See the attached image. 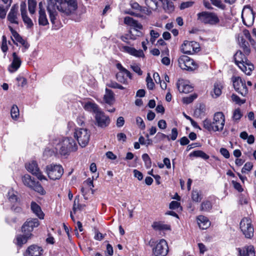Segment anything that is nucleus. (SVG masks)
<instances>
[{
	"label": "nucleus",
	"mask_w": 256,
	"mask_h": 256,
	"mask_svg": "<svg viewBox=\"0 0 256 256\" xmlns=\"http://www.w3.org/2000/svg\"><path fill=\"white\" fill-rule=\"evenodd\" d=\"M77 8L76 0H50L47 6L50 20L52 24H55L58 16L56 10L69 15L74 13Z\"/></svg>",
	"instance_id": "1"
},
{
	"label": "nucleus",
	"mask_w": 256,
	"mask_h": 256,
	"mask_svg": "<svg viewBox=\"0 0 256 256\" xmlns=\"http://www.w3.org/2000/svg\"><path fill=\"white\" fill-rule=\"evenodd\" d=\"M55 152H51L48 148H46L44 154L46 156H52L56 152L62 156H66L70 152H75L78 149L76 141L72 138H66L60 140H56L54 142Z\"/></svg>",
	"instance_id": "2"
},
{
	"label": "nucleus",
	"mask_w": 256,
	"mask_h": 256,
	"mask_svg": "<svg viewBox=\"0 0 256 256\" xmlns=\"http://www.w3.org/2000/svg\"><path fill=\"white\" fill-rule=\"evenodd\" d=\"M225 122L224 114L222 112H218L214 113L212 121L208 118L204 120L202 125L204 128L210 132H220L224 130Z\"/></svg>",
	"instance_id": "3"
},
{
	"label": "nucleus",
	"mask_w": 256,
	"mask_h": 256,
	"mask_svg": "<svg viewBox=\"0 0 256 256\" xmlns=\"http://www.w3.org/2000/svg\"><path fill=\"white\" fill-rule=\"evenodd\" d=\"M245 54L241 50L238 51L234 56L236 64L246 74L250 76L254 70V66L247 59Z\"/></svg>",
	"instance_id": "4"
},
{
	"label": "nucleus",
	"mask_w": 256,
	"mask_h": 256,
	"mask_svg": "<svg viewBox=\"0 0 256 256\" xmlns=\"http://www.w3.org/2000/svg\"><path fill=\"white\" fill-rule=\"evenodd\" d=\"M198 20L202 23L216 25L220 22L218 14L212 12L203 11L197 14Z\"/></svg>",
	"instance_id": "5"
},
{
	"label": "nucleus",
	"mask_w": 256,
	"mask_h": 256,
	"mask_svg": "<svg viewBox=\"0 0 256 256\" xmlns=\"http://www.w3.org/2000/svg\"><path fill=\"white\" fill-rule=\"evenodd\" d=\"M90 133L87 129H76L74 136L76 138L80 146L82 148L86 146L90 140Z\"/></svg>",
	"instance_id": "6"
},
{
	"label": "nucleus",
	"mask_w": 256,
	"mask_h": 256,
	"mask_svg": "<svg viewBox=\"0 0 256 256\" xmlns=\"http://www.w3.org/2000/svg\"><path fill=\"white\" fill-rule=\"evenodd\" d=\"M241 232L246 238H252L254 235V228L252 220L248 218H243L240 224Z\"/></svg>",
	"instance_id": "7"
},
{
	"label": "nucleus",
	"mask_w": 256,
	"mask_h": 256,
	"mask_svg": "<svg viewBox=\"0 0 256 256\" xmlns=\"http://www.w3.org/2000/svg\"><path fill=\"white\" fill-rule=\"evenodd\" d=\"M46 172L50 180L60 179L64 174V169L60 164H50L46 166Z\"/></svg>",
	"instance_id": "8"
},
{
	"label": "nucleus",
	"mask_w": 256,
	"mask_h": 256,
	"mask_svg": "<svg viewBox=\"0 0 256 256\" xmlns=\"http://www.w3.org/2000/svg\"><path fill=\"white\" fill-rule=\"evenodd\" d=\"M40 225L38 220L36 218H29L23 224L22 226V231L23 234H26L28 237H32V232L34 228H37Z\"/></svg>",
	"instance_id": "9"
},
{
	"label": "nucleus",
	"mask_w": 256,
	"mask_h": 256,
	"mask_svg": "<svg viewBox=\"0 0 256 256\" xmlns=\"http://www.w3.org/2000/svg\"><path fill=\"white\" fill-rule=\"evenodd\" d=\"M178 62L180 67L182 70H194L197 68V65L194 60L186 56H180Z\"/></svg>",
	"instance_id": "10"
},
{
	"label": "nucleus",
	"mask_w": 256,
	"mask_h": 256,
	"mask_svg": "<svg viewBox=\"0 0 256 256\" xmlns=\"http://www.w3.org/2000/svg\"><path fill=\"white\" fill-rule=\"evenodd\" d=\"M168 252V244L164 239L160 240L152 248V254L154 256H166Z\"/></svg>",
	"instance_id": "11"
},
{
	"label": "nucleus",
	"mask_w": 256,
	"mask_h": 256,
	"mask_svg": "<svg viewBox=\"0 0 256 256\" xmlns=\"http://www.w3.org/2000/svg\"><path fill=\"white\" fill-rule=\"evenodd\" d=\"M233 86L236 92L242 96H246L248 94V89L246 86V81L240 76L232 77Z\"/></svg>",
	"instance_id": "12"
},
{
	"label": "nucleus",
	"mask_w": 256,
	"mask_h": 256,
	"mask_svg": "<svg viewBox=\"0 0 256 256\" xmlns=\"http://www.w3.org/2000/svg\"><path fill=\"white\" fill-rule=\"evenodd\" d=\"M242 18L244 24L246 26H250L253 24L254 20V13L250 6H244L242 13Z\"/></svg>",
	"instance_id": "13"
},
{
	"label": "nucleus",
	"mask_w": 256,
	"mask_h": 256,
	"mask_svg": "<svg viewBox=\"0 0 256 256\" xmlns=\"http://www.w3.org/2000/svg\"><path fill=\"white\" fill-rule=\"evenodd\" d=\"M199 44L194 41L185 40L181 46V50L184 54H192L200 50Z\"/></svg>",
	"instance_id": "14"
},
{
	"label": "nucleus",
	"mask_w": 256,
	"mask_h": 256,
	"mask_svg": "<svg viewBox=\"0 0 256 256\" xmlns=\"http://www.w3.org/2000/svg\"><path fill=\"white\" fill-rule=\"evenodd\" d=\"M8 28L12 33V36H11V39L14 44L16 46H18V42L22 44L23 46L22 51V52H25L29 48L30 44L11 26H9Z\"/></svg>",
	"instance_id": "15"
},
{
	"label": "nucleus",
	"mask_w": 256,
	"mask_h": 256,
	"mask_svg": "<svg viewBox=\"0 0 256 256\" xmlns=\"http://www.w3.org/2000/svg\"><path fill=\"white\" fill-rule=\"evenodd\" d=\"M96 124L101 128H105L109 126L110 119L103 112L100 110L95 115Z\"/></svg>",
	"instance_id": "16"
},
{
	"label": "nucleus",
	"mask_w": 256,
	"mask_h": 256,
	"mask_svg": "<svg viewBox=\"0 0 256 256\" xmlns=\"http://www.w3.org/2000/svg\"><path fill=\"white\" fill-rule=\"evenodd\" d=\"M26 168L29 172H31L33 175L36 176L38 180H46V176H44L40 171L36 161L32 160L26 164Z\"/></svg>",
	"instance_id": "17"
},
{
	"label": "nucleus",
	"mask_w": 256,
	"mask_h": 256,
	"mask_svg": "<svg viewBox=\"0 0 256 256\" xmlns=\"http://www.w3.org/2000/svg\"><path fill=\"white\" fill-rule=\"evenodd\" d=\"M120 50L124 52L127 53L136 58H144V54L142 50H137L135 48L127 46H123Z\"/></svg>",
	"instance_id": "18"
},
{
	"label": "nucleus",
	"mask_w": 256,
	"mask_h": 256,
	"mask_svg": "<svg viewBox=\"0 0 256 256\" xmlns=\"http://www.w3.org/2000/svg\"><path fill=\"white\" fill-rule=\"evenodd\" d=\"M22 64V60L17 55L16 52L12 53V60L11 64L8 68V70L10 73L16 72Z\"/></svg>",
	"instance_id": "19"
},
{
	"label": "nucleus",
	"mask_w": 256,
	"mask_h": 256,
	"mask_svg": "<svg viewBox=\"0 0 256 256\" xmlns=\"http://www.w3.org/2000/svg\"><path fill=\"white\" fill-rule=\"evenodd\" d=\"M18 6L17 4L13 5L8 15V20L11 23L18 24Z\"/></svg>",
	"instance_id": "20"
},
{
	"label": "nucleus",
	"mask_w": 256,
	"mask_h": 256,
	"mask_svg": "<svg viewBox=\"0 0 256 256\" xmlns=\"http://www.w3.org/2000/svg\"><path fill=\"white\" fill-rule=\"evenodd\" d=\"M43 252L42 248L36 245L30 246L25 252L24 256H40Z\"/></svg>",
	"instance_id": "21"
},
{
	"label": "nucleus",
	"mask_w": 256,
	"mask_h": 256,
	"mask_svg": "<svg viewBox=\"0 0 256 256\" xmlns=\"http://www.w3.org/2000/svg\"><path fill=\"white\" fill-rule=\"evenodd\" d=\"M240 256H256L254 248L252 245L246 246L242 248H238Z\"/></svg>",
	"instance_id": "22"
},
{
	"label": "nucleus",
	"mask_w": 256,
	"mask_h": 256,
	"mask_svg": "<svg viewBox=\"0 0 256 256\" xmlns=\"http://www.w3.org/2000/svg\"><path fill=\"white\" fill-rule=\"evenodd\" d=\"M223 86L221 82H216L214 84L212 89L210 92V94L213 98L219 97L222 93Z\"/></svg>",
	"instance_id": "23"
},
{
	"label": "nucleus",
	"mask_w": 256,
	"mask_h": 256,
	"mask_svg": "<svg viewBox=\"0 0 256 256\" xmlns=\"http://www.w3.org/2000/svg\"><path fill=\"white\" fill-rule=\"evenodd\" d=\"M126 13L138 18H143L145 16L150 15L152 14V11L148 8L141 6L140 9L138 12H134L130 10L126 12Z\"/></svg>",
	"instance_id": "24"
},
{
	"label": "nucleus",
	"mask_w": 256,
	"mask_h": 256,
	"mask_svg": "<svg viewBox=\"0 0 256 256\" xmlns=\"http://www.w3.org/2000/svg\"><path fill=\"white\" fill-rule=\"evenodd\" d=\"M196 220L198 224L201 229L206 230L210 225V222L208 218L204 216L200 215L198 216Z\"/></svg>",
	"instance_id": "25"
},
{
	"label": "nucleus",
	"mask_w": 256,
	"mask_h": 256,
	"mask_svg": "<svg viewBox=\"0 0 256 256\" xmlns=\"http://www.w3.org/2000/svg\"><path fill=\"white\" fill-rule=\"evenodd\" d=\"M177 88L180 92L188 94L192 91V87L186 84L185 82L182 80H179L176 84Z\"/></svg>",
	"instance_id": "26"
},
{
	"label": "nucleus",
	"mask_w": 256,
	"mask_h": 256,
	"mask_svg": "<svg viewBox=\"0 0 256 256\" xmlns=\"http://www.w3.org/2000/svg\"><path fill=\"white\" fill-rule=\"evenodd\" d=\"M30 208L36 216L40 219L43 220L44 217V214L40 206L34 202H32L30 204Z\"/></svg>",
	"instance_id": "27"
},
{
	"label": "nucleus",
	"mask_w": 256,
	"mask_h": 256,
	"mask_svg": "<svg viewBox=\"0 0 256 256\" xmlns=\"http://www.w3.org/2000/svg\"><path fill=\"white\" fill-rule=\"evenodd\" d=\"M124 22L126 24L132 27L136 30L142 28V26L140 23L130 16H126L124 18Z\"/></svg>",
	"instance_id": "28"
},
{
	"label": "nucleus",
	"mask_w": 256,
	"mask_h": 256,
	"mask_svg": "<svg viewBox=\"0 0 256 256\" xmlns=\"http://www.w3.org/2000/svg\"><path fill=\"white\" fill-rule=\"evenodd\" d=\"M104 100L110 105L114 104V94L112 90L108 88L106 89V92L104 96Z\"/></svg>",
	"instance_id": "29"
},
{
	"label": "nucleus",
	"mask_w": 256,
	"mask_h": 256,
	"mask_svg": "<svg viewBox=\"0 0 256 256\" xmlns=\"http://www.w3.org/2000/svg\"><path fill=\"white\" fill-rule=\"evenodd\" d=\"M152 227L154 230L158 231L170 230V225L165 224L162 222H153Z\"/></svg>",
	"instance_id": "30"
},
{
	"label": "nucleus",
	"mask_w": 256,
	"mask_h": 256,
	"mask_svg": "<svg viewBox=\"0 0 256 256\" xmlns=\"http://www.w3.org/2000/svg\"><path fill=\"white\" fill-rule=\"evenodd\" d=\"M38 24L40 26H46L48 24V21L46 17L45 10L38 11Z\"/></svg>",
	"instance_id": "31"
},
{
	"label": "nucleus",
	"mask_w": 256,
	"mask_h": 256,
	"mask_svg": "<svg viewBox=\"0 0 256 256\" xmlns=\"http://www.w3.org/2000/svg\"><path fill=\"white\" fill-rule=\"evenodd\" d=\"M84 108L88 111H93L96 114L100 110L98 106L96 104L90 102H87L85 104Z\"/></svg>",
	"instance_id": "32"
},
{
	"label": "nucleus",
	"mask_w": 256,
	"mask_h": 256,
	"mask_svg": "<svg viewBox=\"0 0 256 256\" xmlns=\"http://www.w3.org/2000/svg\"><path fill=\"white\" fill-rule=\"evenodd\" d=\"M242 116L243 114L240 109V108H236L232 112V120L234 122H238Z\"/></svg>",
	"instance_id": "33"
},
{
	"label": "nucleus",
	"mask_w": 256,
	"mask_h": 256,
	"mask_svg": "<svg viewBox=\"0 0 256 256\" xmlns=\"http://www.w3.org/2000/svg\"><path fill=\"white\" fill-rule=\"evenodd\" d=\"M212 208V202L210 200H206L202 202L200 206V210L207 212L210 211Z\"/></svg>",
	"instance_id": "34"
},
{
	"label": "nucleus",
	"mask_w": 256,
	"mask_h": 256,
	"mask_svg": "<svg viewBox=\"0 0 256 256\" xmlns=\"http://www.w3.org/2000/svg\"><path fill=\"white\" fill-rule=\"evenodd\" d=\"M28 236H27L26 234H23L18 235L16 238V244L19 246H22V244H26L28 240L31 238V237H28Z\"/></svg>",
	"instance_id": "35"
},
{
	"label": "nucleus",
	"mask_w": 256,
	"mask_h": 256,
	"mask_svg": "<svg viewBox=\"0 0 256 256\" xmlns=\"http://www.w3.org/2000/svg\"><path fill=\"white\" fill-rule=\"evenodd\" d=\"M238 42L240 47L242 48L245 54H248L250 53V48L248 42L246 41L243 38H239Z\"/></svg>",
	"instance_id": "36"
},
{
	"label": "nucleus",
	"mask_w": 256,
	"mask_h": 256,
	"mask_svg": "<svg viewBox=\"0 0 256 256\" xmlns=\"http://www.w3.org/2000/svg\"><path fill=\"white\" fill-rule=\"evenodd\" d=\"M24 184L29 188H32L36 182L32 179L31 176L28 174L24 175L22 178Z\"/></svg>",
	"instance_id": "37"
},
{
	"label": "nucleus",
	"mask_w": 256,
	"mask_h": 256,
	"mask_svg": "<svg viewBox=\"0 0 256 256\" xmlns=\"http://www.w3.org/2000/svg\"><path fill=\"white\" fill-rule=\"evenodd\" d=\"M12 2V0H10L8 4V5H4L2 4H0V18L2 19L5 18L6 12L9 9L11 4Z\"/></svg>",
	"instance_id": "38"
},
{
	"label": "nucleus",
	"mask_w": 256,
	"mask_h": 256,
	"mask_svg": "<svg viewBox=\"0 0 256 256\" xmlns=\"http://www.w3.org/2000/svg\"><path fill=\"white\" fill-rule=\"evenodd\" d=\"M8 43L10 44V42H8L6 36L5 35H3L2 36L0 48H1L2 51L4 54V55L6 54L8 50Z\"/></svg>",
	"instance_id": "39"
},
{
	"label": "nucleus",
	"mask_w": 256,
	"mask_h": 256,
	"mask_svg": "<svg viewBox=\"0 0 256 256\" xmlns=\"http://www.w3.org/2000/svg\"><path fill=\"white\" fill-rule=\"evenodd\" d=\"M30 188L34 190L40 195H44L46 193L43 187L38 182H35L34 186H32Z\"/></svg>",
	"instance_id": "40"
},
{
	"label": "nucleus",
	"mask_w": 256,
	"mask_h": 256,
	"mask_svg": "<svg viewBox=\"0 0 256 256\" xmlns=\"http://www.w3.org/2000/svg\"><path fill=\"white\" fill-rule=\"evenodd\" d=\"M116 79L118 82L122 84H126L127 82V78L125 72H120L116 74Z\"/></svg>",
	"instance_id": "41"
},
{
	"label": "nucleus",
	"mask_w": 256,
	"mask_h": 256,
	"mask_svg": "<svg viewBox=\"0 0 256 256\" xmlns=\"http://www.w3.org/2000/svg\"><path fill=\"white\" fill-rule=\"evenodd\" d=\"M22 18L24 24L26 26V28H30L33 26L34 24L32 21L31 18L28 16L27 14L22 15Z\"/></svg>",
	"instance_id": "42"
},
{
	"label": "nucleus",
	"mask_w": 256,
	"mask_h": 256,
	"mask_svg": "<svg viewBox=\"0 0 256 256\" xmlns=\"http://www.w3.org/2000/svg\"><path fill=\"white\" fill-rule=\"evenodd\" d=\"M190 156L202 158L204 160H208L210 158L207 154L202 150H194L190 154Z\"/></svg>",
	"instance_id": "43"
},
{
	"label": "nucleus",
	"mask_w": 256,
	"mask_h": 256,
	"mask_svg": "<svg viewBox=\"0 0 256 256\" xmlns=\"http://www.w3.org/2000/svg\"><path fill=\"white\" fill-rule=\"evenodd\" d=\"M10 114L12 119L17 120L20 115V112L18 107L16 105H14L11 108Z\"/></svg>",
	"instance_id": "44"
},
{
	"label": "nucleus",
	"mask_w": 256,
	"mask_h": 256,
	"mask_svg": "<svg viewBox=\"0 0 256 256\" xmlns=\"http://www.w3.org/2000/svg\"><path fill=\"white\" fill-rule=\"evenodd\" d=\"M145 4L151 11L157 8V2L154 0H145Z\"/></svg>",
	"instance_id": "45"
},
{
	"label": "nucleus",
	"mask_w": 256,
	"mask_h": 256,
	"mask_svg": "<svg viewBox=\"0 0 256 256\" xmlns=\"http://www.w3.org/2000/svg\"><path fill=\"white\" fill-rule=\"evenodd\" d=\"M36 6V2L35 0H28V10L30 14H34Z\"/></svg>",
	"instance_id": "46"
},
{
	"label": "nucleus",
	"mask_w": 256,
	"mask_h": 256,
	"mask_svg": "<svg viewBox=\"0 0 256 256\" xmlns=\"http://www.w3.org/2000/svg\"><path fill=\"white\" fill-rule=\"evenodd\" d=\"M116 67L118 70H119L120 72H125V74L128 78L130 79L132 78V75L131 73L126 68H124L120 63H117L116 64Z\"/></svg>",
	"instance_id": "47"
},
{
	"label": "nucleus",
	"mask_w": 256,
	"mask_h": 256,
	"mask_svg": "<svg viewBox=\"0 0 256 256\" xmlns=\"http://www.w3.org/2000/svg\"><path fill=\"white\" fill-rule=\"evenodd\" d=\"M192 198L193 201L199 202L201 199V194L198 190H193L192 192Z\"/></svg>",
	"instance_id": "48"
},
{
	"label": "nucleus",
	"mask_w": 256,
	"mask_h": 256,
	"mask_svg": "<svg viewBox=\"0 0 256 256\" xmlns=\"http://www.w3.org/2000/svg\"><path fill=\"white\" fill-rule=\"evenodd\" d=\"M212 5L216 7L224 10L226 8V6L222 2L221 0H210Z\"/></svg>",
	"instance_id": "49"
},
{
	"label": "nucleus",
	"mask_w": 256,
	"mask_h": 256,
	"mask_svg": "<svg viewBox=\"0 0 256 256\" xmlns=\"http://www.w3.org/2000/svg\"><path fill=\"white\" fill-rule=\"evenodd\" d=\"M106 86L110 88H118L120 90H124V88L117 83L116 82L114 81H110L108 83L106 84Z\"/></svg>",
	"instance_id": "50"
},
{
	"label": "nucleus",
	"mask_w": 256,
	"mask_h": 256,
	"mask_svg": "<svg viewBox=\"0 0 256 256\" xmlns=\"http://www.w3.org/2000/svg\"><path fill=\"white\" fill-rule=\"evenodd\" d=\"M146 82L148 88L149 90H152L154 87V84L149 74H148L146 76Z\"/></svg>",
	"instance_id": "51"
},
{
	"label": "nucleus",
	"mask_w": 256,
	"mask_h": 256,
	"mask_svg": "<svg viewBox=\"0 0 256 256\" xmlns=\"http://www.w3.org/2000/svg\"><path fill=\"white\" fill-rule=\"evenodd\" d=\"M142 158L144 161L145 164L147 168L151 166L152 162L150 158L147 154H144L142 156Z\"/></svg>",
	"instance_id": "52"
},
{
	"label": "nucleus",
	"mask_w": 256,
	"mask_h": 256,
	"mask_svg": "<svg viewBox=\"0 0 256 256\" xmlns=\"http://www.w3.org/2000/svg\"><path fill=\"white\" fill-rule=\"evenodd\" d=\"M155 138L158 140L159 141L162 140H164L165 138H166L168 140H170V136L166 135L162 132H158L156 134Z\"/></svg>",
	"instance_id": "53"
},
{
	"label": "nucleus",
	"mask_w": 256,
	"mask_h": 256,
	"mask_svg": "<svg viewBox=\"0 0 256 256\" xmlns=\"http://www.w3.org/2000/svg\"><path fill=\"white\" fill-rule=\"evenodd\" d=\"M136 123L139 128L142 130L146 128L145 124L142 118L138 116L136 118Z\"/></svg>",
	"instance_id": "54"
},
{
	"label": "nucleus",
	"mask_w": 256,
	"mask_h": 256,
	"mask_svg": "<svg viewBox=\"0 0 256 256\" xmlns=\"http://www.w3.org/2000/svg\"><path fill=\"white\" fill-rule=\"evenodd\" d=\"M253 167V164L250 162H247L245 164L244 167L242 170V173H246L247 172H250L251 170Z\"/></svg>",
	"instance_id": "55"
},
{
	"label": "nucleus",
	"mask_w": 256,
	"mask_h": 256,
	"mask_svg": "<svg viewBox=\"0 0 256 256\" xmlns=\"http://www.w3.org/2000/svg\"><path fill=\"white\" fill-rule=\"evenodd\" d=\"M231 98L233 102L239 104H243L246 102L245 100H241L239 96L235 94H232L231 96Z\"/></svg>",
	"instance_id": "56"
},
{
	"label": "nucleus",
	"mask_w": 256,
	"mask_h": 256,
	"mask_svg": "<svg viewBox=\"0 0 256 256\" xmlns=\"http://www.w3.org/2000/svg\"><path fill=\"white\" fill-rule=\"evenodd\" d=\"M196 98V96L195 95H190L188 96L184 97L182 98V102L184 104H188L192 102Z\"/></svg>",
	"instance_id": "57"
},
{
	"label": "nucleus",
	"mask_w": 256,
	"mask_h": 256,
	"mask_svg": "<svg viewBox=\"0 0 256 256\" xmlns=\"http://www.w3.org/2000/svg\"><path fill=\"white\" fill-rule=\"evenodd\" d=\"M8 200L12 203H14L17 202L18 198L15 195L12 191H10L8 192Z\"/></svg>",
	"instance_id": "58"
},
{
	"label": "nucleus",
	"mask_w": 256,
	"mask_h": 256,
	"mask_svg": "<svg viewBox=\"0 0 256 256\" xmlns=\"http://www.w3.org/2000/svg\"><path fill=\"white\" fill-rule=\"evenodd\" d=\"M132 70L139 76H141L142 74V71L141 70L140 66L138 64H133L131 66Z\"/></svg>",
	"instance_id": "59"
},
{
	"label": "nucleus",
	"mask_w": 256,
	"mask_h": 256,
	"mask_svg": "<svg viewBox=\"0 0 256 256\" xmlns=\"http://www.w3.org/2000/svg\"><path fill=\"white\" fill-rule=\"evenodd\" d=\"M150 34L151 36L150 41L154 42L156 39L160 36L159 33L154 30H151L150 32Z\"/></svg>",
	"instance_id": "60"
},
{
	"label": "nucleus",
	"mask_w": 256,
	"mask_h": 256,
	"mask_svg": "<svg viewBox=\"0 0 256 256\" xmlns=\"http://www.w3.org/2000/svg\"><path fill=\"white\" fill-rule=\"evenodd\" d=\"M220 154L226 158H229L230 157V154L229 152L226 148H222L220 150Z\"/></svg>",
	"instance_id": "61"
},
{
	"label": "nucleus",
	"mask_w": 256,
	"mask_h": 256,
	"mask_svg": "<svg viewBox=\"0 0 256 256\" xmlns=\"http://www.w3.org/2000/svg\"><path fill=\"white\" fill-rule=\"evenodd\" d=\"M178 135V132L176 128H174L172 130V133L170 136V140H174L176 139Z\"/></svg>",
	"instance_id": "62"
},
{
	"label": "nucleus",
	"mask_w": 256,
	"mask_h": 256,
	"mask_svg": "<svg viewBox=\"0 0 256 256\" xmlns=\"http://www.w3.org/2000/svg\"><path fill=\"white\" fill-rule=\"evenodd\" d=\"M16 80L18 82V85L22 87L24 86L26 84L27 81L26 78L22 76H18L16 78Z\"/></svg>",
	"instance_id": "63"
},
{
	"label": "nucleus",
	"mask_w": 256,
	"mask_h": 256,
	"mask_svg": "<svg viewBox=\"0 0 256 256\" xmlns=\"http://www.w3.org/2000/svg\"><path fill=\"white\" fill-rule=\"evenodd\" d=\"M158 126L160 130H165L167 127L166 121L164 120H160L158 122Z\"/></svg>",
	"instance_id": "64"
}]
</instances>
